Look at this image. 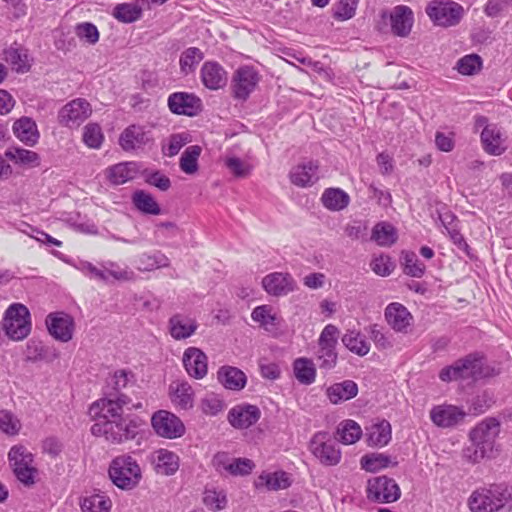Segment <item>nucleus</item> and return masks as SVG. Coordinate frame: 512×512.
<instances>
[{
  "label": "nucleus",
  "mask_w": 512,
  "mask_h": 512,
  "mask_svg": "<svg viewBox=\"0 0 512 512\" xmlns=\"http://www.w3.org/2000/svg\"><path fill=\"white\" fill-rule=\"evenodd\" d=\"M125 407H118L117 404L89 407V414L96 422L91 426V433L96 437L104 439L114 445H120L136 438L139 433L140 420L136 417L123 416Z\"/></svg>",
  "instance_id": "nucleus-1"
},
{
  "label": "nucleus",
  "mask_w": 512,
  "mask_h": 512,
  "mask_svg": "<svg viewBox=\"0 0 512 512\" xmlns=\"http://www.w3.org/2000/svg\"><path fill=\"white\" fill-rule=\"evenodd\" d=\"M107 403L117 404L118 407H126L128 410L143 408L140 388L130 371L121 369L110 375L106 380L105 397L93 402L91 406L96 410Z\"/></svg>",
  "instance_id": "nucleus-2"
},
{
  "label": "nucleus",
  "mask_w": 512,
  "mask_h": 512,
  "mask_svg": "<svg viewBox=\"0 0 512 512\" xmlns=\"http://www.w3.org/2000/svg\"><path fill=\"white\" fill-rule=\"evenodd\" d=\"M492 375H494V369L486 364L485 358L479 353H472L444 367L439 373V378L444 382L476 381Z\"/></svg>",
  "instance_id": "nucleus-3"
},
{
  "label": "nucleus",
  "mask_w": 512,
  "mask_h": 512,
  "mask_svg": "<svg viewBox=\"0 0 512 512\" xmlns=\"http://www.w3.org/2000/svg\"><path fill=\"white\" fill-rule=\"evenodd\" d=\"M500 432V422L496 418H485L469 433L471 444L463 450V456L471 463L480 462L493 448Z\"/></svg>",
  "instance_id": "nucleus-4"
},
{
  "label": "nucleus",
  "mask_w": 512,
  "mask_h": 512,
  "mask_svg": "<svg viewBox=\"0 0 512 512\" xmlns=\"http://www.w3.org/2000/svg\"><path fill=\"white\" fill-rule=\"evenodd\" d=\"M511 498L506 484H491L473 491L468 498V506L471 512H497L505 508Z\"/></svg>",
  "instance_id": "nucleus-5"
},
{
  "label": "nucleus",
  "mask_w": 512,
  "mask_h": 512,
  "mask_svg": "<svg viewBox=\"0 0 512 512\" xmlns=\"http://www.w3.org/2000/svg\"><path fill=\"white\" fill-rule=\"evenodd\" d=\"M108 473L113 484L122 490L135 488L142 478L139 464L128 454L115 457L109 465Z\"/></svg>",
  "instance_id": "nucleus-6"
},
{
  "label": "nucleus",
  "mask_w": 512,
  "mask_h": 512,
  "mask_svg": "<svg viewBox=\"0 0 512 512\" xmlns=\"http://www.w3.org/2000/svg\"><path fill=\"white\" fill-rule=\"evenodd\" d=\"M425 11L434 25L444 28L458 25L465 14L463 6L452 0H432Z\"/></svg>",
  "instance_id": "nucleus-7"
},
{
  "label": "nucleus",
  "mask_w": 512,
  "mask_h": 512,
  "mask_svg": "<svg viewBox=\"0 0 512 512\" xmlns=\"http://www.w3.org/2000/svg\"><path fill=\"white\" fill-rule=\"evenodd\" d=\"M3 328L11 340L25 339L31 332L28 308L21 303L11 304L5 312Z\"/></svg>",
  "instance_id": "nucleus-8"
},
{
  "label": "nucleus",
  "mask_w": 512,
  "mask_h": 512,
  "mask_svg": "<svg viewBox=\"0 0 512 512\" xmlns=\"http://www.w3.org/2000/svg\"><path fill=\"white\" fill-rule=\"evenodd\" d=\"M339 329L333 324H327L318 339V351L316 354L319 368L331 370L337 364L338 354L336 345L338 342Z\"/></svg>",
  "instance_id": "nucleus-9"
},
{
  "label": "nucleus",
  "mask_w": 512,
  "mask_h": 512,
  "mask_svg": "<svg viewBox=\"0 0 512 512\" xmlns=\"http://www.w3.org/2000/svg\"><path fill=\"white\" fill-rule=\"evenodd\" d=\"M476 127H483L480 139L484 151L492 156H500L507 150V137L497 124L488 123L484 116H478L475 121Z\"/></svg>",
  "instance_id": "nucleus-10"
},
{
  "label": "nucleus",
  "mask_w": 512,
  "mask_h": 512,
  "mask_svg": "<svg viewBox=\"0 0 512 512\" xmlns=\"http://www.w3.org/2000/svg\"><path fill=\"white\" fill-rule=\"evenodd\" d=\"M151 427L161 438L173 440L182 437L186 428L183 421L168 410H158L151 416Z\"/></svg>",
  "instance_id": "nucleus-11"
},
{
  "label": "nucleus",
  "mask_w": 512,
  "mask_h": 512,
  "mask_svg": "<svg viewBox=\"0 0 512 512\" xmlns=\"http://www.w3.org/2000/svg\"><path fill=\"white\" fill-rule=\"evenodd\" d=\"M261 76L252 66L239 67L232 76L231 91L232 96L240 101H246L256 90Z\"/></svg>",
  "instance_id": "nucleus-12"
},
{
  "label": "nucleus",
  "mask_w": 512,
  "mask_h": 512,
  "mask_svg": "<svg viewBox=\"0 0 512 512\" xmlns=\"http://www.w3.org/2000/svg\"><path fill=\"white\" fill-rule=\"evenodd\" d=\"M309 450L325 466H335L341 460L340 449L326 432H317L313 435L309 442Z\"/></svg>",
  "instance_id": "nucleus-13"
},
{
  "label": "nucleus",
  "mask_w": 512,
  "mask_h": 512,
  "mask_svg": "<svg viewBox=\"0 0 512 512\" xmlns=\"http://www.w3.org/2000/svg\"><path fill=\"white\" fill-rule=\"evenodd\" d=\"M400 496V488L394 479L378 476L368 480V499L379 503H391L397 501Z\"/></svg>",
  "instance_id": "nucleus-14"
},
{
  "label": "nucleus",
  "mask_w": 512,
  "mask_h": 512,
  "mask_svg": "<svg viewBox=\"0 0 512 512\" xmlns=\"http://www.w3.org/2000/svg\"><path fill=\"white\" fill-rule=\"evenodd\" d=\"M92 113L90 103L83 98H76L65 104L58 113L59 123L63 126L79 127Z\"/></svg>",
  "instance_id": "nucleus-15"
},
{
  "label": "nucleus",
  "mask_w": 512,
  "mask_h": 512,
  "mask_svg": "<svg viewBox=\"0 0 512 512\" xmlns=\"http://www.w3.org/2000/svg\"><path fill=\"white\" fill-rule=\"evenodd\" d=\"M152 141L151 130L135 124L124 129L119 137V145L126 152L143 150Z\"/></svg>",
  "instance_id": "nucleus-16"
},
{
  "label": "nucleus",
  "mask_w": 512,
  "mask_h": 512,
  "mask_svg": "<svg viewBox=\"0 0 512 512\" xmlns=\"http://www.w3.org/2000/svg\"><path fill=\"white\" fill-rule=\"evenodd\" d=\"M48 332L56 340L68 342L74 334L73 318L63 312L50 313L46 318Z\"/></svg>",
  "instance_id": "nucleus-17"
},
{
  "label": "nucleus",
  "mask_w": 512,
  "mask_h": 512,
  "mask_svg": "<svg viewBox=\"0 0 512 512\" xmlns=\"http://www.w3.org/2000/svg\"><path fill=\"white\" fill-rule=\"evenodd\" d=\"M263 289L272 296L280 297L296 289V281L289 273L273 272L262 279Z\"/></svg>",
  "instance_id": "nucleus-18"
},
{
  "label": "nucleus",
  "mask_w": 512,
  "mask_h": 512,
  "mask_svg": "<svg viewBox=\"0 0 512 512\" xmlns=\"http://www.w3.org/2000/svg\"><path fill=\"white\" fill-rule=\"evenodd\" d=\"M182 361L189 376L202 379L207 375L208 358L201 349L188 347L183 353Z\"/></svg>",
  "instance_id": "nucleus-19"
},
{
  "label": "nucleus",
  "mask_w": 512,
  "mask_h": 512,
  "mask_svg": "<svg viewBox=\"0 0 512 512\" xmlns=\"http://www.w3.org/2000/svg\"><path fill=\"white\" fill-rule=\"evenodd\" d=\"M168 106L174 114L195 116L201 110V100L194 94L176 92L169 96Z\"/></svg>",
  "instance_id": "nucleus-20"
},
{
  "label": "nucleus",
  "mask_w": 512,
  "mask_h": 512,
  "mask_svg": "<svg viewBox=\"0 0 512 512\" xmlns=\"http://www.w3.org/2000/svg\"><path fill=\"white\" fill-rule=\"evenodd\" d=\"M260 416L261 411L257 406L243 403L230 409L228 421L234 428L245 429L255 424Z\"/></svg>",
  "instance_id": "nucleus-21"
},
{
  "label": "nucleus",
  "mask_w": 512,
  "mask_h": 512,
  "mask_svg": "<svg viewBox=\"0 0 512 512\" xmlns=\"http://www.w3.org/2000/svg\"><path fill=\"white\" fill-rule=\"evenodd\" d=\"M389 20L392 33L399 37H406L412 29L414 14L408 6L397 5L389 13Z\"/></svg>",
  "instance_id": "nucleus-22"
},
{
  "label": "nucleus",
  "mask_w": 512,
  "mask_h": 512,
  "mask_svg": "<svg viewBox=\"0 0 512 512\" xmlns=\"http://www.w3.org/2000/svg\"><path fill=\"white\" fill-rule=\"evenodd\" d=\"M466 413L454 405H438L430 411L432 422L438 427L448 428L462 422Z\"/></svg>",
  "instance_id": "nucleus-23"
},
{
  "label": "nucleus",
  "mask_w": 512,
  "mask_h": 512,
  "mask_svg": "<svg viewBox=\"0 0 512 512\" xmlns=\"http://www.w3.org/2000/svg\"><path fill=\"white\" fill-rule=\"evenodd\" d=\"M14 136L24 145L34 147L40 139V132L34 119L22 116L12 125Z\"/></svg>",
  "instance_id": "nucleus-24"
},
{
  "label": "nucleus",
  "mask_w": 512,
  "mask_h": 512,
  "mask_svg": "<svg viewBox=\"0 0 512 512\" xmlns=\"http://www.w3.org/2000/svg\"><path fill=\"white\" fill-rule=\"evenodd\" d=\"M214 465L218 470H225L234 476H244L251 473L254 463L247 458H230L226 453H218L214 457Z\"/></svg>",
  "instance_id": "nucleus-25"
},
{
  "label": "nucleus",
  "mask_w": 512,
  "mask_h": 512,
  "mask_svg": "<svg viewBox=\"0 0 512 512\" xmlns=\"http://www.w3.org/2000/svg\"><path fill=\"white\" fill-rule=\"evenodd\" d=\"M385 319L394 331L406 333L412 324L413 316L404 305L393 302L385 309Z\"/></svg>",
  "instance_id": "nucleus-26"
},
{
  "label": "nucleus",
  "mask_w": 512,
  "mask_h": 512,
  "mask_svg": "<svg viewBox=\"0 0 512 512\" xmlns=\"http://www.w3.org/2000/svg\"><path fill=\"white\" fill-rule=\"evenodd\" d=\"M198 326L195 318L181 313L171 316L168 321L169 333L173 339L178 341L194 335Z\"/></svg>",
  "instance_id": "nucleus-27"
},
{
  "label": "nucleus",
  "mask_w": 512,
  "mask_h": 512,
  "mask_svg": "<svg viewBox=\"0 0 512 512\" xmlns=\"http://www.w3.org/2000/svg\"><path fill=\"white\" fill-rule=\"evenodd\" d=\"M203 85L210 90L223 88L228 80L226 70L215 61H206L200 70Z\"/></svg>",
  "instance_id": "nucleus-28"
},
{
  "label": "nucleus",
  "mask_w": 512,
  "mask_h": 512,
  "mask_svg": "<svg viewBox=\"0 0 512 512\" xmlns=\"http://www.w3.org/2000/svg\"><path fill=\"white\" fill-rule=\"evenodd\" d=\"M169 396L178 409L189 410L194 405V390L186 381L172 382L169 386Z\"/></svg>",
  "instance_id": "nucleus-29"
},
{
  "label": "nucleus",
  "mask_w": 512,
  "mask_h": 512,
  "mask_svg": "<svg viewBox=\"0 0 512 512\" xmlns=\"http://www.w3.org/2000/svg\"><path fill=\"white\" fill-rule=\"evenodd\" d=\"M317 172V162L309 161L293 167L289 177L294 185L298 187H308L312 186L318 180Z\"/></svg>",
  "instance_id": "nucleus-30"
},
{
  "label": "nucleus",
  "mask_w": 512,
  "mask_h": 512,
  "mask_svg": "<svg viewBox=\"0 0 512 512\" xmlns=\"http://www.w3.org/2000/svg\"><path fill=\"white\" fill-rule=\"evenodd\" d=\"M217 378L226 389L234 391L243 389L247 382L244 372L232 366H222L218 370Z\"/></svg>",
  "instance_id": "nucleus-31"
},
{
  "label": "nucleus",
  "mask_w": 512,
  "mask_h": 512,
  "mask_svg": "<svg viewBox=\"0 0 512 512\" xmlns=\"http://www.w3.org/2000/svg\"><path fill=\"white\" fill-rule=\"evenodd\" d=\"M358 393V386L352 380H345L335 383L326 389V396L332 404H339L341 402L354 398Z\"/></svg>",
  "instance_id": "nucleus-32"
},
{
  "label": "nucleus",
  "mask_w": 512,
  "mask_h": 512,
  "mask_svg": "<svg viewBox=\"0 0 512 512\" xmlns=\"http://www.w3.org/2000/svg\"><path fill=\"white\" fill-rule=\"evenodd\" d=\"M138 172L139 165L137 162H123L108 168L107 177L111 183L120 185L134 179Z\"/></svg>",
  "instance_id": "nucleus-33"
},
{
  "label": "nucleus",
  "mask_w": 512,
  "mask_h": 512,
  "mask_svg": "<svg viewBox=\"0 0 512 512\" xmlns=\"http://www.w3.org/2000/svg\"><path fill=\"white\" fill-rule=\"evenodd\" d=\"M321 202L330 211H341L349 205L350 196L340 188H327L322 193Z\"/></svg>",
  "instance_id": "nucleus-34"
},
{
  "label": "nucleus",
  "mask_w": 512,
  "mask_h": 512,
  "mask_svg": "<svg viewBox=\"0 0 512 512\" xmlns=\"http://www.w3.org/2000/svg\"><path fill=\"white\" fill-rule=\"evenodd\" d=\"M367 442L369 446H385L391 440V425L382 420L366 428Z\"/></svg>",
  "instance_id": "nucleus-35"
},
{
  "label": "nucleus",
  "mask_w": 512,
  "mask_h": 512,
  "mask_svg": "<svg viewBox=\"0 0 512 512\" xmlns=\"http://www.w3.org/2000/svg\"><path fill=\"white\" fill-rule=\"evenodd\" d=\"M290 485V476L285 471L263 472L256 482L257 487L265 486L271 491L286 489Z\"/></svg>",
  "instance_id": "nucleus-36"
},
{
  "label": "nucleus",
  "mask_w": 512,
  "mask_h": 512,
  "mask_svg": "<svg viewBox=\"0 0 512 512\" xmlns=\"http://www.w3.org/2000/svg\"><path fill=\"white\" fill-rule=\"evenodd\" d=\"M293 373L297 381L303 385H310L316 379L314 362L306 357H300L293 362Z\"/></svg>",
  "instance_id": "nucleus-37"
},
{
  "label": "nucleus",
  "mask_w": 512,
  "mask_h": 512,
  "mask_svg": "<svg viewBox=\"0 0 512 512\" xmlns=\"http://www.w3.org/2000/svg\"><path fill=\"white\" fill-rule=\"evenodd\" d=\"M344 346L358 356H365L370 351V343L358 330H347L342 337Z\"/></svg>",
  "instance_id": "nucleus-38"
},
{
  "label": "nucleus",
  "mask_w": 512,
  "mask_h": 512,
  "mask_svg": "<svg viewBox=\"0 0 512 512\" xmlns=\"http://www.w3.org/2000/svg\"><path fill=\"white\" fill-rule=\"evenodd\" d=\"M154 462L158 472L164 475H173L179 468V457L167 449H158L155 452Z\"/></svg>",
  "instance_id": "nucleus-39"
},
{
  "label": "nucleus",
  "mask_w": 512,
  "mask_h": 512,
  "mask_svg": "<svg viewBox=\"0 0 512 512\" xmlns=\"http://www.w3.org/2000/svg\"><path fill=\"white\" fill-rule=\"evenodd\" d=\"M5 60L12 66V69L17 72H27L31 66L27 50L18 47L11 46L5 50Z\"/></svg>",
  "instance_id": "nucleus-40"
},
{
  "label": "nucleus",
  "mask_w": 512,
  "mask_h": 512,
  "mask_svg": "<svg viewBox=\"0 0 512 512\" xmlns=\"http://www.w3.org/2000/svg\"><path fill=\"white\" fill-rule=\"evenodd\" d=\"M5 157L18 165L38 166L40 162L39 155L31 150L21 147H11L5 151Z\"/></svg>",
  "instance_id": "nucleus-41"
},
{
  "label": "nucleus",
  "mask_w": 512,
  "mask_h": 512,
  "mask_svg": "<svg viewBox=\"0 0 512 512\" xmlns=\"http://www.w3.org/2000/svg\"><path fill=\"white\" fill-rule=\"evenodd\" d=\"M112 501L104 494H92L80 502L82 512H110Z\"/></svg>",
  "instance_id": "nucleus-42"
},
{
  "label": "nucleus",
  "mask_w": 512,
  "mask_h": 512,
  "mask_svg": "<svg viewBox=\"0 0 512 512\" xmlns=\"http://www.w3.org/2000/svg\"><path fill=\"white\" fill-rule=\"evenodd\" d=\"M337 435L343 444L350 445L354 444L361 438L362 429L356 421L347 419L338 425Z\"/></svg>",
  "instance_id": "nucleus-43"
},
{
  "label": "nucleus",
  "mask_w": 512,
  "mask_h": 512,
  "mask_svg": "<svg viewBox=\"0 0 512 512\" xmlns=\"http://www.w3.org/2000/svg\"><path fill=\"white\" fill-rule=\"evenodd\" d=\"M169 265V258L160 251L153 254L143 253L138 257V269L141 271H153Z\"/></svg>",
  "instance_id": "nucleus-44"
},
{
  "label": "nucleus",
  "mask_w": 512,
  "mask_h": 512,
  "mask_svg": "<svg viewBox=\"0 0 512 512\" xmlns=\"http://www.w3.org/2000/svg\"><path fill=\"white\" fill-rule=\"evenodd\" d=\"M204 54L197 47H189L184 50L179 59L181 73L188 75L195 71L197 65L203 60Z\"/></svg>",
  "instance_id": "nucleus-45"
},
{
  "label": "nucleus",
  "mask_w": 512,
  "mask_h": 512,
  "mask_svg": "<svg viewBox=\"0 0 512 512\" xmlns=\"http://www.w3.org/2000/svg\"><path fill=\"white\" fill-rule=\"evenodd\" d=\"M372 239L380 246H390L395 243L397 233L391 224L381 222L374 226Z\"/></svg>",
  "instance_id": "nucleus-46"
},
{
  "label": "nucleus",
  "mask_w": 512,
  "mask_h": 512,
  "mask_svg": "<svg viewBox=\"0 0 512 512\" xmlns=\"http://www.w3.org/2000/svg\"><path fill=\"white\" fill-rule=\"evenodd\" d=\"M201 147L192 145L185 149L180 158V168L186 174H194L198 171V159L201 154Z\"/></svg>",
  "instance_id": "nucleus-47"
},
{
  "label": "nucleus",
  "mask_w": 512,
  "mask_h": 512,
  "mask_svg": "<svg viewBox=\"0 0 512 512\" xmlns=\"http://www.w3.org/2000/svg\"><path fill=\"white\" fill-rule=\"evenodd\" d=\"M133 203L138 210L146 214L158 215L161 212L154 197L143 190L134 193Z\"/></svg>",
  "instance_id": "nucleus-48"
},
{
  "label": "nucleus",
  "mask_w": 512,
  "mask_h": 512,
  "mask_svg": "<svg viewBox=\"0 0 512 512\" xmlns=\"http://www.w3.org/2000/svg\"><path fill=\"white\" fill-rule=\"evenodd\" d=\"M142 9L134 3L118 4L113 10V16L120 22L132 23L140 19Z\"/></svg>",
  "instance_id": "nucleus-49"
},
{
  "label": "nucleus",
  "mask_w": 512,
  "mask_h": 512,
  "mask_svg": "<svg viewBox=\"0 0 512 512\" xmlns=\"http://www.w3.org/2000/svg\"><path fill=\"white\" fill-rule=\"evenodd\" d=\"M227 495L222 489L206 488L203 494V503L211 511H219L227 505Z\"/></svg>",
  "instance_id": "nucleus-50"
},
{
  "label": "nucleus",
  "mask_w": 512,
  "mask_h": 512,
  "mask_svg": "<svg viewBox=\"0 0 512 512\" xmlns=\"http://www.w3.org/2000/svg\"><path fill=\"white\" fill-rule=\"evenodd\" d=\"M391 463L390 457L382 453H372L361 458V467L368 472L387 468Z\"/></svg>",
  "instance_id": "nucleus-51"
},
{
  "label": "nucleus",
  "mask_w": 512,
  "mask_h": 512,
  "mask_svg": "<svg viewBox=\"0 0 512 512\" xmlns=\"http://www.w3.org/2000/svg\"><path fill=\"white\" fill-rule=\"evenodd\" d=\"M252 319L258 322L266 330H271L278 325L277 317L267 305L257 306L251 314Z\"/></svg>",
  "instance_id": "nucleus-52"
},
{
  "label": "nucleus",
  "mask_w": 512,
  "mask_h": 512,
  "mask_svg": "<svg viewBox=\"0 0 512 512\" xmlns=\"http://www.w3.org/2000/svg\"><path fill=\"white\" fill-rule=\"evenodd\" d=\"M404 273L415 278H421L425 273V265L414 252H403Z\"/></svg>",
  "instance_id": "nucleus-53"
},
{
  "label": "nucleus",
  "mask_w": 512,
  "mask_h": 512,
  "mask_svg": "<svg viewBox=\"0 0 512 512\" xmlns=\"http://www.w3.org/2000/svg\"><path fill=\"white\" fill-rule=\"evenodd\" d=\"M200 407L204 414L208 416H216L222 412L225 404L222 398L215 393L206 394L200 401Z\"/></svg>",
  "instance_id": "nucleus-54"
},
{
  "label": "nucleus",
  "mask_w": 512,
  "mask_h": 512,
  "mask_svg": "<svg viewBox=\"0 0 512 512\" xmlns=\"http://www.w3.org/2000/svg\"><path fill=\"white\" fill-rule=\"evenodd\" d=\"M190 141V136L187 133L173 134L169 137L167 144L162 146L163 154L168 157H173Z\"/></svg>",
  "instance_id": "nucleus-55"
},
{
  "label": "nucleus",
  "mask_w": 512,
  "mask_h": 512,
  "mask_svg": "<svg viewBox=\"0 0 512 512\" xmlns=\"http://www.w3.org/2000/svg\"><path fill=\"white\" fill-rule=\"evenodd\" d=\"M104 140L101 127L96 123H89L83 129L84 143L93 149H98Z\"/></svg>",
  "instance_id": "nucleus-56"
},
{
  "label": "nucleus",
  "mask_w": 512,
  "mask_h": 512,
  "mask_svg": "<svg viewBox=\"0 0 512 512\" xmlns=\"http://www.w3.org/2000/svg\"><path fill=\"white\" fill-rule=\"evenodd\" d=\"M224 164L230 173L238 178L247 177L252 170V166L249 163L236 156H227L224 160Z\"/></svg>",
  "instance_id": "nucleus-57"
},
{
  "label": "nucleus",
  "mask_w": 512,
  "mask_h": 512,
  "mask_svg": "<svg viewBox=\"0 0 512 512\" xmlns=\"http://www.w3.org/2000/svg\"><path fill=\"white\" fill-rule=\"evenodd\" d=\"M368 333L378 349L386 350L393 346L391 335L388 332H384L377 324L370 325Z\"/></svg>",
  "instance_id": "nucleus-58"
},
{
  "label": "nucleus",
  "mask_w": 512,
  "mask_h": 512,
  "mask_svg": "<svg viewBox=\"0 0 512 512\" xmlns=\"http://www.w3.org/2000/svg\"><path fill=\"white\" fill-rule=\"evenodd\" d=\"M482 60L476 54L466 55L457 63L459 73L463 75H473L481 69Z\"/></svg>",
  "instance_id": "nucleus-59"
},
{
  "label": "nucleus",
  "mask_w": 512,
  "mask_h": 512,
  "mask_svg": "<svg viewBox=\"0 0 512 512\" xmlns=\"http://www.w3.org/2000/svg\"><path fill=\"white\" fill-rule=\"evenodd\" d=\"M370 268L375 274L385 277L392 273L395 265L389 256L379 255L371 260Z\"/></svg>",
  "instance_id": "nucleus-60"
},
{
  "label": "nucleus",
  "mask_w": 512,
  "mask_h": 512,
  "mask_svg": "<svg viewBox=\"0 0 512 512\" xmlns=\"http://www.w3.org/2000/svg\"><path fill=\"white\" fill-rule=\"evenodd\" d=\"M357 5L358 0H339L334 6V17L341 21L352 18L355 15Z\"/></svg>",
  "instance_id": "nucleus-61"
},
{
  "label": "nucleus",
  "mask_w": 512,
  "mask_h": 512,
  "mask_svg": "<svg viewBox=\"0 0 512 512\" xmlns=\"http://www.w3.org/2000/svg\"><path fill=\"white\" fill-rule=\"evenodd\" d=\"M20 422L7 410H0V430L8 435H16L20 430Z\"/></svg>",
  "instance_id": "nucleus-62"
},
{
  "label": "nucleus",
  "mask_w": 512,
  "mask_h": 512,
  "mask_svg": "<svg viewBox=\"0 0 512 512\" xmlns=\"http://www.w3.org/2000/svg\"><path fill=\"white\" fill-rule=\"evenodd\" d=\"M76 35L89 44H95L99 40V32L97 27L89 22H83L76 26Z\"/></svg>",
  "instance_id": "nucleus-63"
},
{
  "label": "nucleus",
  "mask_w": 512,
  "mask_h": 512,
  "mask_svg": "<svg viewBox=\"0 0 512 512\" xmlns=\"http://www.w3.org/2000/svg\"><path fill=\"white\" fill-rule=\"evenodd\" d=\"M101 269L105 271L108 279L112 277L115 280H130L132 279L133 272L127 269L121 268L117 263L114 262H106L101 265Z\"/></svg>",
  "instance_id": "nucleus-64"
}]
</instances>
